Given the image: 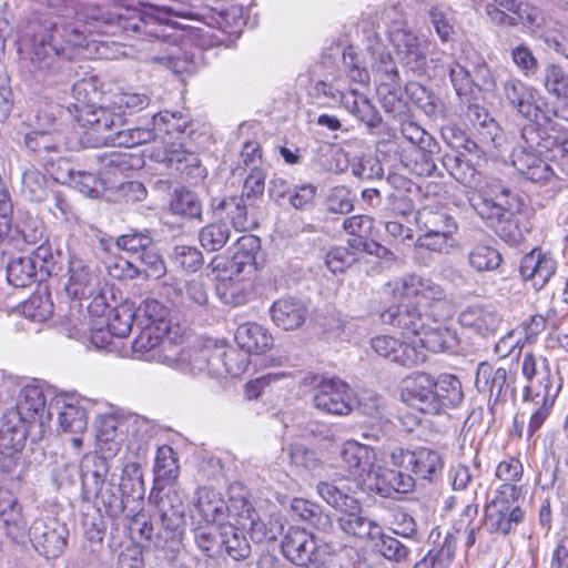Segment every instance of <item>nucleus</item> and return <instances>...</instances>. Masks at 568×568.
I'll return each mask as SVG.
<instances>
[{"label": "nucleus", "instance_id": "f257e3e1", "mask_svg": "<svg viewBox=\"0 0 568 568\" xmlns=\"http://www.w3.org/2000/svg\"><path fill=\"white\" fill-rule=\"evenodd\" d=\"M70 3V0H48L49 8L58 17L34 47L29 64L32 78L44 85L55 83L68 73L75 49L88 48L90 42L87 33L93 36V30L81 24L80 18L68 20L75 13Z\"/></svg>", "mask_w": 568, "mask_h": 568}, {"label": "nucleus", "instance_id": "f03ea898", "mask_svg": "<svg viewBox=\"0 0 568 568\" xmlns=\"http://www.w3.org/2000/svg\"><path fill=\"white\" fill-rule=\"evenodd\" d=\"M403 288L406 301L382 312L383 323L399 328L403 334L417 336L427 321L439 323L453 316V305L445 290L432 278L408 274L403 277Z\"/></svg>", "mask_w": 568, "mask_h": 568}, {"label": "nucleus", "instance_id": "7ed1b4c3", "mask_svg": "<svg viewBox=\"0 0 568 568\" xmlns=\"http://www.w3.org/2000/svg\"><path fill=\"white\" fill-rule=\"evenodd\" d=\"M158 140L163 144V155L156 159L169 164H176V170L185 174L195 183L206 176V169L201 164L199 156L185 149L187 139L195 133V123L189 114L180 111H161L153 115Z\"/></svg>", "mask_w": 568, "mask_h": 568}, {"label": "nucleus", "instance_id": "20e7f679", "mask_svg": "<svg viewBox=\"0 0 568 568\" xmlns=\"http://www.w3.org/2000/svg\"><path fill=\"white\" fill-rule=\"evenodd\" d=\"M81 20V24L89 26L93 30V36L88 34L90 43H100L103 45V36H116L120 32L126 34L158 36L153 30L154 23L151 17H144L138 11H126V13L111 14L102 12L99 8L88 4L81 12H75Z\"/></svg>", "mask_w": 568, "mask_h": 568}, {"label": "nucleus", "instance_id": "39448f33", "mask_svg": "<svg viewBox=\"0 0 568 568\" xmlns=\"http://www.w3.org/2000/svg\"><path fill=\"white\" fill-rule=\"evenodd\" d=\"M281 548L286 559L302 568H321L328 557L327 545L320 542L307 530L294 526L287 528Z\"/></svg>", "mask_w": 568, "mask_h": 568}, {"label": "nucleus", "instance_id": "423d86ee", "mask_svg": "<svg viewBox=\"0 0 568 568\" xmlns=\"http://www.w3.org/2000/svg\"><path fill=\"white\" fill-rule=\"evenodd\" d=\"M153 500L161 523L165 531L171 535V538H181L185 530V495L183 490L174 485L153 487L150 495Z\"/></svg>", "mask_w": 568, "mask_h": 568}, {"label": "nucleus", "instance_id": "0eeeda50", "mask_svg": "<svg viewBox=\"0 0 568 568\" xmlns=\"http://www.w3.org/2000/svg\"><path fill=\"white\" fill-rule=\"evenodd\" d=\"M394 466L409 471L416 479L435 481L442 474L443 460L438 452L418 447L416 449L395 448L390 454Z\"/></svg>", "mask_w": 568, "mask_h": 568}, {"label": "nucleus", "instance_id": "6e6552de", "mask_svg": "<svg viewBox=\"0 0 568 568\" xmlns=\"http://www.w3.org/2000/svg\"><path fill=\"white\" fill-rule=\"evenodd\" d=\"M24 144L32 153L37 154L39 161L55 181L63 179L59 170L68 166V160L62 156L64 139L60 133L45 131H32L24 136Z\"/></svg>", "mask_w": 568, "mask_h": 568}, {"label": "nucleus", "instance_id": "1a4fd4ad", "mask_svg": "<svg viewBox=\"0 0 568 568\" xmlns=\"http://www.w3.org/2000/svg\"><path fill=\"white\" fill-rule=\"evenodd\" d=\"M351 386L337 377H322L313 396L314 406L324 414L346 416L353 410Z\"/></svg>", "mask_w": 568, "mask_h": 568}, {"label": "nucleus", "instance_id": "9d476101", "mask_svg": "<svg viewBox=\"0 0 568 568\" xmlns=\"http://www.w3.org/2000/svg\"><path fill=\"white\" fill-rule=\"evenodd\" d=\"M504 97L520 115L529 120L528 124L541 126L546 121L544 116H558L557 110L534 103L532 90L518 79H508L504 83Z\"/></svg>", "mask_w": 568, "mask_h": 568}, {"label": "nucleus", "instance_id": "9b49d317", "mask_svg": "<svg viewBox=\"0 0 568 568\" xmlns=\"http://www.w3.org/2000/svg\"><path fill=\"white\" fill-rule=\"evenodd\" d=\"M550 148L542 145H530L523 138L520 131V142L511 151V163L516 170L527 180L540 183L546 182L554 175L551 166L540 156L544 151Z\"/></svg>", "mask_w": 568, "mask_h": 568}, {"label": "nucleus", "instance_id": "f8f14e48", "mask_svg": "<svg viewBox=\"0 0 568 568\" xmlns=\"http://www.w3.org/2000/svg\"><path fill=\"white\" fill-rule=\"evenodd\" d=\"M389 40L396 49L402 65L413 75L422 77L427 71V52L416 34L409 29L393 28Z\"/></svg>", "mask_w": 568, "mask_h": 568}, {"label": "nucleus", "instance_id": "ddd939ff", "mask_svg": "<svg viewBox=\"0 0 568 568\" xmlns=\"http://www.w3.org/2000/svg\"><path fill=\"white\" fill-rule=\"evenodd\" d=\"M68 529L57 519H36L29 528V538L34 549L48 558H57L67 547Z\"/></svg>", "mask_w": 568, "mask_h": 568}, {"label": "nucleus", "instance_id": "4468645a", "mask_svg": "<svg viewBox=\"0 0 568 568\" xmlns=\"http://www.w3.org/2000/svg\"><path fill=\"white\" fill-rule=\"evenodd\" d=\"M470 204L480 217L500 215L505 213H518L523 206L519 194L511 189L494 183L489 191H481L477 199L471 197Z\"/></svg>", "mask_w": 568, "mask_h": 568}, {"label": "nucleus", "instance_id": "2eb2a0df", "mask_svg": "<svg viewBox=\"0 0 568 568\" xmlns=\"http://www.w3.org/2000/svg\"><path fill=\"white\" fill-rule=\"evenodd\" d=\"M435 378L426 373H414L402 381L400 398L407 405L425 413L435 415L434 400Z\"/></svg>", "mask_w": 568, "mask_h": 568}, {"label": "nucleus", "instance_id": "dca6fc26", "mask_svg": "<svg viewBox=\"0 0 568 568\" xmlns=\"http://www.w3.org/2000/svg\"><path fill=\"white\" fill-rule=\"evenodd\" d=\"M541 126L536 124H526L523 126V138L532 146L542 145L544 148L557 146L562 158L568 159V129L561 125L558 119L565 116L558 113V116H546Z\"/></svg>", "mask_w": 568, "mask_h": 568}, {"label": "nucleus", "instance_id": "f3484780", "mask_svg": "<svg viewBox=\"0 0 568 568\" xmlns=\"http://www.w3.org/2000/svg\"><path fill=\"white\" fill-rule=\"evenodd\" d=\"M371 347L381 357L402 366L418 365L427 361L423 349H417L415 341L404 343L389 335H378L371 339Z\"/></svg>", "mask_w": 568, "mask_h": 568}, {"label": "nucleus", "instance_id": "a211bd4d", "mask_svg": "<svg viewBox=\"0 0 568 568\" xmlns=\"http://www.w3.org/2000/svg\"><path fill=\"white\" fill-rule=\"evenodd\" d=\"M100 282L99 273L92 263L75 255L70 256L65 290L72 298H89L97 292Z\"/></svg>", "mask_w": 568, "mask_h": 568}, {"label": "nucleus", "instance_id": "6ab92c4d", "mask_svg": "<svg viewBox=\"0 0 568 568\" xmlns=\"http://www.w3.org/2000/svg\"><path fill=\"white\" fill-rule=\"evenodd\" d=\"M341 458L349 476L366 483L375 476L376 454L367 445L357 442H347L342 448Z\"/></svg>", "mask_w": 568, "mask_h": 568}, {"label": "nucleus", "instance_id": "aec40b11", "mask_svg": "<svg viewBox=\"0 0 568 568\" xmlns=\"http://www.w3.org/2000/svg\"><path fill=\"white\" fill-rule=\"evenodd\" d=\"M168 329L169 325L153 327L150 324H144L132 343V349L136 357L146 362H172L173 357L164 353L165 341L163 337Z\"/></svg>", "mask_w": 568, "mask_h": 568}, {"label": "nucleus", "instance_id": "412c9836", "mask_svg": "<svg viewBox=\"0 0 568 568\" xmlns=\"http://www.w3.org/2000/svg\"><path fill=\"white\" fill-rule=\"evenodd\" d=\"M521 371L525 378L528 381L526 385V397L536 394L537 389L541 392H551L554 387H559L555 375L550 372L549 362L546 357L526 353L521 364Z\"/></svg>", "mask_w": 568, "mask_h": 568}, {"label": "nucleus", "instance_id": "4be33fe9", "mask_svg": "<svg viewBox=\"0 0 568 568\" xmlns=\"http://www.w3.org/2000/svg\"><path fill=\"white\" fill-rule=\"evenodd\" d=\"M524 519V511L505 498H495L485 508V526L489 532L507 535Z\"/></svg>", "mask_w": 568, "mask_h": 568}, {"label": "nucleus", "instance_id": "5701e85b", "mask_svg": "<svg viewBox=\"0 0 568 568\" xmlns=\"http://www.w3.org/2000/svg\"><path fill=\"white\" fill-rule=\"evenodd\" d=\"M45 413V397L38 386H26L17 404V416L21 424H26L43 434Z\"/></svg>", "mask_w": 568, "mask_h": 568}, {"label": "nucleus", "instance_id": "b1692460", "mask_svg": "<svg viewBox=\"0 0 568 568\" xmlns=\"http://www.w3.org/2000/svg\"><path fill=\"white\" fill-rule=\"evenodd\" d=\"M557 263L550 254L541 250H532L526 254L519 266V272L525 281H531L535 290H541L555 274Z\"/></svg>", "mask_w": 568, "mask_h": 568}, {"label": "nucleus", "instance_id": "393cba45", "mask_svg": "<svg viewBox=\"0 0 568 568\" xmlns=\"http://www.w3.org/2000/svg\"><path fill=\"white\" fill-rule=\"evenodd\" d=\"M80 116L83 123L89 125V133L97 135L103 144H110L106 135L120 131L125 121L121 113L104 106L89 108Z\"/></svg>", "mask_w": 568, "mask_h": 568}, {"label": "nucleus", "instance_id": "a878e982", "mask_svg": "<svg viewBox=\"0 0 568 568\" xmlns=\"http://www.w3.org/2000/svg\"><path fill=\"white\" fill-rule=\"evenodd\" d=\"M466 116L474 126L476 138L481 142L483 146L500 148L503 145V130L484 106L477 103H469Z\"/></svg>", "mask_w": 568, "mask_h": 568}, {"label": "nucleus", "instance_id": "bb28decb", "mask_svg": "<svg viewBox=\"0 0 568 568\" xmlns=\"http://www.w3.org/2000/svg\"><path fill=\"white\" fill-rule=\"evenodd\" d=\"M307 313L304 302L293 296L278 298L270 307L273 323L284 331L301 327L306 321Z\"/></svg>", "mask_w": 568, "mask_h": 568}, {"label": "nucleus", "instance_id": "cd10ccee", "mask_svg": "<svg viewBox=\"0 0 568 568\" xmlns=\"http://www.w3.org/2000/svg\"><path fill=\"white\" fill-rule=\"evenodd\" d=\"M242 196H216L210 201L213 215L222 220L225 215L236 231H248L254 224L248 217L247 205Z\"/></svg>", "mask_w": 568, "mask_h": 568}, {"label": "nucleus", "instance_id": "c85d7f7f", "mask_svg": "<svg viewBox=\"0 0 568 568\" xmlns=\"http://www.w3.org/2000/svg\"><path fill=\"white\" fill-rule=\"evenodd\" d=\"M110 470L106 457L90 453L80 463V477L83 499H90L91 493H97L104 486Z\"/></svg>", "mask_w": 568, "mask_h": 568}, {"label": "nucleus", "instance_id": "c756f323", "mask_svg": "<svg viewBox=\"0 0 568 568\" xmlns=\"http://www.w3.org/2000/svg\"><path fill=\"white\" fill-rule=\"evenodd\" d=\"M444 168L450 176L464 186L480 192L484 181L480 171L466 155L459 151H452L442 158Z\"/></svg>", "mask_w": 568, "mask_h": 568}, {"label": "nucleus", "instance_id": "7c9ffc66", "mask_svg": "<svg viewBox=\"0 0 568 568\" xmlns=\"http://www.w3.org/2000/svg\"><path fill=\"white\" fill-rule=\"evenodd\" d=\"M382 497H390L393 493L408 494L415 488V478L409 471L378 467L374 483L368 484Z\"/></svg>", "mask_w": 568, "mask_h": 568}, {"label": "nucleus", "instance_id": "2f4dec72", "mask_svg": "<svg viewBox=\"0 0 568 568\" xmlns=\"http://www.w3.org/2000/svg\"><path fill=\"white\" fill-rule=\"evenodd\" d=\"M193 507L201 517L199 521L215 524L229 516V505L222 494L213 488L200 487L195 491Z\"/></svg>", "mask_w": 568, "mask_h": 568}, {"label": "nucleus", "instance_id": "473e14b6", "mask_svg": "<svg viewBox=\"0 0 568 568\" xmlns=\"http://www.w3.org/2000/svg\"><path fill=\"white\" fill-rule=\"evenodd\" d=\"M417 349L432 353L455 352L459 345V338L455 328L446 325L429 326L426 323L425 329L419 334Z\"/></svg>", "mask_w": 568, "mask_h": 568}, {"label": "nucleus", "instance_id": "72a5a7b5", "mask_svg": "<svg viewBox=\"0 0 568 568\" xmlns=\"http://www.w3.org/2000/svg\"><path fill=\"white\" fill-rule=\"evenodd\" d=\"M514 382V376L505 367L494 368L488 363H480L477 367L475 385L480 392H489L490 397L498 400L506 395Z\"/></svg>", "mask_w": 568, "mask_h": 568}, {"label": "nucleus", "instance_id": "f704fd0d", "mask_svg": "<svg viewBox=\"0 0 568 568\" xmlns=\"http://www.w3.org/2000/svg\"><path fill=\"white\" fill-rule=\"evenodd\" d=\"M337 523L345 534L359 539H375L379 535L381 527L365 516L358 500L357 507L341 511Z\"/></svg>", "mask_w": 568, "mask_h": 568}, {"label": "nucleus", "instance_id": "c9c22d12", "mask_svg": "<svg viewBox=\"0 0 568 568\" xmlns=\"http://www.w3.org/2000/svg\"><path fill=\"white\" fill-rule=\"evenodd\" d=\"M341 101L351 114L367 125L371 133L382 125L381 114L365 94L352 89L341 94Z\"/></svg>", "mask_w": 568, "mask_h": 568}, {"label": "nucleus", "instance_id": "e433bc0d", "mask_svg": "<svg viewBox=\"0 0 568 568\" xmlns=\"http://www.w3.org/2000/svg\"><path fill=\"white\" fill-rule=\"evenodd\" d=\"M415 220L422 232L455 236L458 231L455 217L442 209L423 207L417 212Z\"/></svg>", "mask_w": 568, "mask_h": 568}, {"label": "nucleus", "instance_id": "4c0bfd02", "mask_svg": "<svg viewBox=\"0 0 568 568\" xmlns=\"http://www.w3.org/2000/svg\"><path fill=\"white\" fill-rule=\"evenodd\" d=\"M462 326L474 329L481 336L494 334L499 324L498 314L488 307L481 305H470L466 307L458 316Z\"/></svg>", "mask_w": 568, "mask_h": 568}, {"label": "nucleus", "instance_id": "58836bf2", "mask_svg": "<svg viewBox=\"0 0 568 568\" xmlns=\"http://www.w3.org/2000/svg\"><path fill=\"white\" fill-rule=\"evenodd\" d=\"M235 341L248 354H262L273 346L271 333L257 323H245L237 327Z\"/></svg>", "mask_w": 568, "mask_h": 568}, {"label": "nucleus", "instance_id": "ea45409f", "mask_svg": "<svg viewBox=\"0 0 568 568\" xmlns=\"http://www.w3.org/2000/svg\"><path fill=\"white\" fill-rule=\"evenodd\" d=\"M405 92L409 99L432 120L444 121L446 106L439 97L417 81H408Z\"/></svg>", "mask_w": 568, "mask_h": 568}, {"label": "nucleus", "instance_id": "a19ab883", "mask_svg": "<svg viewBox=\"0 0 568 568\" xmlns=\"http://www.w3.org/2000/svg\"><path fill=\"white\" fill-rule=\"evenodd\" d=\"M58 420L64 433L82 434L88 426L87 412L74 397H62L57 400Z\"/></svg>", "mask_w": 568, "mask_h": 568}, {"label": "nucleus", "instance_id": "79ce46f5", "mask_svg": "<svg viewBox=\"0 0 568 568\" xmlns=\"http://www.w3.org/2000/svg\"><path fill=\"white\" fill-rule=\"evenodd\" d=\"M434 400L438 407H435V415L443 413L448 408H456L463 402L464 393L460 381L450 374H442L435 378Z\"/></svg>", "mask_w": 568, "mask_h": 568}, {"label": "nucleus", "instance_id": "37998d69", "mask_svg": "<svg viewBox=\"0 0 568 568\" xmlns=\"http://www.w3.org/2000/svg\"><path fill=\"white\" fill-rule=\"evenodd\" d=\"M28 436L32 442H37L41 439L42 433L26 424H21L20 426L3 425L0 428V450L10 452L11 454H22Z\"/></svg>", "mask_w": 568, "mask_h": 568}, {"label": "nucleus", "instance_id": "c03bdc74", "mask_svg": "<svg viewBox=\"0 0 568 568\" xmlns=\"http://www.w3.org/2000/svg\"><path fill=\"white\" fill-rule=\"evenodd\" d=\"M192 532L197 548L207 557L221 554L222 526L196 521L193 517Z\"/></svg>", "mask_w": 568, "mask_h": 568}, {"label": "nucleus", "instance_id": "a18cd8bd", "mask_svg": "<svg viewBox=\"0 0 568 568\" xmlns=\"http://www.w3.org/2000/svg\"><path fill=\"white\" fill-rule=\"evenodd\" d=\"M158 131H155L154 121L152 120L146 126H135L129 129H120L114 134H108L106 140L110 144L121 148H135L141 144L158 141Z\"/></svg>", "mask_w": 568, "mask_h": 568}, {"label": "nucleus", "instance_id": "49530a36", "mask_svg": "<svg viewBox=\"0 0 568 568\" xmlns=\"http://www.w3.org/2000/svg\"><path fill=\"white\" fill-rule=\"evenodd\" d=\"M38 265L29 255L14 256L7 265V280L14 287H27L38 281Z\"/></svg>", "mask_w": 568, "mask_h": 568}, {"label": "nucleus", "instance_id": "de8ad7c7", "mask_svg": "<svg viewBox=\"0 0 568 568\" xmlns=\"http://www.w3.org/2000/svg\"><path fill=\"white\" fill-rule=\"evenodd\" d=\"M236 561L245 560L251 556L252 547L242 529L233 525L222 526L221 552Z\"/></svg>", "mask_w": 568, "mask_h": 568}, {"label": "nucleus", "instance_id": "09e8293b", "mask_svg": "<svg viewBox=\"0 0 568 568\" xmlns=\"http://www.w3.org/2000/svg\"><path fill=\"white\" fill-rule=\"evenodd\" d=\"M170 210L172 214L186 219L197 221H202L203 219V205L200 197L196 193L187 189L174 191L170 201Z\"/></svg>", "mask_w": 568, "mask_h": 568}, {"label": "nucleus", "instance_id": "8fccbe9b", "mask_svg": "<svg viewBox=\"0 0 568 568\" xmlns=\"http://www.w3.org/2000/svg\"><path fill=\"white\" fill-rule=\"evenodd\" d=\"M481 219L486 221V224L491 227L495 234L504 242L516 245L523 241L524 236L516 213L488 215Z\"/></svg>", "mask_w": 568, "mask_h": 568}, {"label": "nucleus", "instance_id": "3c124183", "mask_svg": "<svg viewBox=\"0 0 568 568\" xmlns=\"http://www.w3.org/2000/svg\"><path fill=\"white\" fill-rule=\"evenodd\" d=\"M179 465L170 446H161L156 450L154 463V487L172 484L179 476Z\"/></svg>", "mask_w": 568, "mask_h": 568}, {"label": "nucleus", "instance_id": "603ef678", "mask_svg": "<svg viewBox=\"0 0 568 568\" xmlns=\"http://www.w3.org/2000/svg\"><path fill=\"white\" fill-rule=\"evenodd\" d=\"M291 509L303 520L308 521L314 528L321 531H329L333 527L331 517L325 514L322 507L303 498H295Z\"/></svg>", "mask_w": 568, "mask_h": 568}, {"label": "nucleus", "instance_id": "864d4df0", "mask_svg": "<svg viewBox=\"0 0 568 568\" xmlns=\"http://www.w3.org/2000/svg\"><path fill=\"white\" fill-rule=\"evenodd\" d=\"M316 491L323 500L339 513L347 508L357 507V498L351 494L349 489L336 481H320Z\"/></svg>", "mask_w": 568, "mask_h": 568}, {"label": "nucleus", "instance_id": "5fc2aeb1", "mask_svg": "<svg viewBox=\"0 0 568 568\" xmlns=\"http://www.w3.org/2000/svg\"><path fill=\"white\" fill-rule=\"evenodd\" d=\"M521 2L517 0H490L485 11L491 23L499 27H517V17Z\"/></svg>", "mask_w": 568, "mask_h": 568}, {"label": "nucleus", "instance_id": "6e6d98bb", "mask_svg": "<svg viewBox=\"0 0 568 568\" xmlns=\"http://www.w3.org/2000/svg\"><path fill=\"white\" fill-rule=\"evenodd\" d=\"M97 442L101 450L111 455L116 454L122 443V432H119V422L113 416H103L98 420Z\"/></svg>", "mask_w": 568, "mask_h": 568}, {"label": "nucleus", "instance_id": "4d7b16f0", "mask_svg": "<svg viewBox=\"0 0 568 568\" xmlns=\"http://www.w3.org/2000/svg\"><path fill=\"white\" fill-rule=\"evenodd\" d=\"M388 182L396 185V190L387 196L392 212L397 215L410 214L414 211V202L407 192L410 191L413 182L399 175L389 176Z\"/></svg>", "mask_w": 568, "mask_h": 568}, {"label": "nucleus", "instance_id": "13d9d810", "mask_svg": "<svg viewBox=\"0 0 568 568\" xmlns=\"http://www.w3.org/2000/svg\"><path fill=\"white\" fill-rule=\"evenodd\" d=\"M50 183L39 170L29 168L22 174L21 193L31 202H42L49 194Z\"/></svg>", "mask_w": 568, "mask_h": 568}, {"label": "nucleus", "instance_id": "bf43d9fd", "mask_svg": "<svg viewBox=\"0 0 568 568\" xmlns=\"http://www.w3.org/2000/svg\"><path fill=\"white\" fill-rule=\"evenodd\" d=\"M136 321L135 307L132 303H123L113 307L108 317L109 333L116 337H126L133 322Z\"/></svg>", "mask_w": 568, "mask_h": 568}, {"label": "nucleus", "instance_id": "052dcab7", "mask_svg": "<svg viewBox=\"0 0 568 568\" xmlns=\"http://www.w3.org/2000/svg\"><path fill=\"white\" fill-rule=\"evenodd\" d=\"M201 246L207 252H216L225 246L231 237V229L227 223L219 220L203 226L199 231Z\"/></svg>", "mask_w": 568, "mask_h": 568}, {"label": "nucleus", "instance_id": "680f3d73", "mask_svg": "<svg viewBox=\"0 0 568 568\" xmlns=\"http://www.w3.org/2000/svg\"><path fill=\"white\" fill-rule=\"evenodd\" d=\"M119 491L128 499L133 500L143 499L145 488L143 471L138 463H128L122 470L121 480L119 484Z\"/></svg>", "mask_w": 568, "mask_h": 568}, {"label": "nucleus", "instance_id": "e2e57ef3", "mask_svg": "<svg viewBox=\"0 0 568 568\" xmlns=\"http://www.w3.org/2000/svg\"><path fill=\"white\" fill-rule=\"evenodd\" d=\"M456 545V537L453 534H447L442 546L429 549L425 557L416 564V568H447L455 556Z\"/></svg>", "mask_w": 568, "mask_h": 568}, {"label": "nucleus", "instance_id": "0e129e2a", "mask_svg": "<svg viewBox=\"0 0 568 568\" xmlns=\"http://www.w3.org/2000/svg\"><path fill=\"white\" fill-rule=\"evenodd\" d=\"M250 538L255 544L274 541L282 535L284 526L277 518H271L267 523L261 519L258 513L246 521V528Z\"/></svg>", "mask_w": 568, "mask_h": 568}, {"label": "nucleus", "instance_id": "69168bd1", "mask_svg": "<svg viewBox=\"0 0 568 568\" xmlns=\"http://www.w3.org/2000/svg\"><path fill=\"white\" fill-rule=\"evenodd\" d=\"M98 499V503L104 509V513L112 519L122 517L126 509L129 499L119 491L111 483L106 487H101L99 491L91 493Z\"/></svg>", "mask_w": 568, "mask_h": 568}, {"label": "nucleus", "instance_id": "338daca9", "mask_svg": "<svg viewBox=\"0 0 568 568\" xmlns=\"http://www.w3.org/2000/svg\"><path fill=\"white\" fill-rule=\"evenodd\" d=\"M373 68L379 84L399 85V72L390 52L386 50H373Z\"/></svg>", "mask_w": 568, "mask_h": 568}, {"label": "nucleus", "instance_id": "774afa93", "mask_svg": "<svg viewBox=\"0 0 568 568\" xmlns=\"http://www.w3.org/2000/svg\"><path fill=\"white\" fill-rule=\"evenodd\" d=\"M59 172L63 173V179L60 181L64 182L69 178L72 186L89 197H98L102 191V182L93 173L78 171L73 172L69 168H61Z\"/></svg>", "mask_w": 568, "mask_h": 568}]
</instances>
